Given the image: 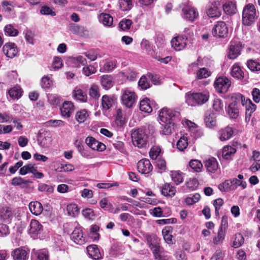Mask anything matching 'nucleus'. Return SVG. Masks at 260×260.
<instances>
[{"instance_id":"f257e3e1","label":"nucleus","mask_w":260,"mask_h":260,"mask_svg":"<svg viewBox=\"0 0 260 260\" xmlns=\"http://www.w3.org/2000/svg\"><path fill=\"white\" fill-rule=\"evenodd\" d=\"M231 101L226 111L230 118L236 119L239 115L240 107L244 102V96L240 93L234 94L231 97Z\"/></svg>"},{"instance_id":"f03ea898","label":"nucleus","mask_w":260,"mask_h":260,"mask_svg":"<svg viewBox=\"0 0 260 260\" xmlns=\"http://www.w3.org/2000/svg\"><path fill=\"white\" fill-rule=\"evenodd\" d=\"M209 93L207 91L203 92H188L185 94V101L191 106L205 104L209 100Z\"/></svg>"},{"instance_id":"7ed1b4c3","label":"nucleus","mask_w":260,"mask_h":260,"mask_svg":"<svg viewBox=\"0 0 260 260\" xmlns=\"http://www.w3.org/2000/svg\"><path fill=\"white\" fill-rule=\"evenodd\" d=\"M258 16L255 6L252 4L245 5L242 12V23L246 26H250L257 20Z\"/></svg>"},{"instance_id":"20e7f679","label":"nucleus","mask_w":260,"mask_h":260,"mask_svg":"<svg viewBox=\"0 0 260 260\" xmlns=\"http://www.w3.org/2000/svg\"><path fill=\"white\" fill-rule=\"evenodd\" d=\"M180 113L173 109L164 107L159 112L158 118L162 123L176 122L179 120Z\"/></svg>"},{"instance_id":"39448f33","label":"nucleus","mask_w":260,"mask_h":260,"mask_svg":"<svg viewBox=\"0 0 260 260\" xmlns=\"http://www.w3.org/2000/svg\"><path fill=\"white\" fill-rule=\"evenodd\" d=\"M184 32L187 34L182 35L181 36L175 37L171 40V45L172 47L176 51H180L183 49L186 45V41L188 38L193 36L192 31H190L188 28L184 29Z\"/></svg>"},{"instance_id":"423d86ee","label":"nucleus","mask_w":260,"mask_h":260,"mask_svg":"<svg viewBox=\"0 0 260 260\" xmlns=\"http://www.w3.org/2000/svg\"><path fill=\"white\" fill-rule=\"evenodd\" d=\"M132 140L133 144L141 148L146 147L147 143V136L141 129H138L132 132L131 134Z\"/></svg>"},{"instance_id":"0eeeda50","label":"nucleus","mask_w":260,"mask_h":260,"mask_svg":"<svg viewBox=\"0 0 260 260\" xmlns=\"http://www.w3.org/2000/svg\"><path fill=\"white\" fill-rule=\"evenodd\" d=\"M231 85V82L226 76H220L215 79L214 86L216 90L220 93H226Z\"/></svg>"},{"instance_id":"6e6552de","label":"nucleus","mask_w":260,"mask_h":260,"mask_svg":"<svg viewBox=\"0 0 260 260\" xmlns=\"http://www.w3.org/2000/svg\"><path fill=\"white\" fill-rule=\"evenodd\" d=\"M229 29L224 21H218L212 29L214 37L218 38H225L228 37Z\"/></svg>"},{"instance_id":"1a4fd4ad","label":"nucleus","mask_w":260,"mask_h":260,"mask_svg":"<svg viewBox=\"0 0 260 260\" xmlns=\"http://www.w3.org/2000/svg\"><path fill=\"white\" fill-rule=\"evenodd\" d=\"M242 50L241 42L232 40L228 49L227 56L229 59H235L240 55Z\"/></svg>"},{"instance_id":"9d476101","label":"nucleus","mask_w":260,"mask_h":260,"mask_svg":"<svg viewBox=\"0 0 260 260\" xmlns=\"http://www.w3.org/2000/svg\"><path fill=\"white\" fill-rule=\"evenodd\" d=\"M137 96L134 91L126 88L122 90L121 101L123 105L128 108L131 107L135 103Z\"/></svg>"},{"instance_id":"9b49d317","label":"nucleus","mask_w":260,"mask_h":260,"mask_svg":"<svg viewBox=\"0 0 260 260\" xmlns=\"http://www.w3.org/2000/svg\"><path fill=\"white\" fill-rule=\"evenodd\" d=\"M182 16L188 21L192 22L199 16L197 10L190 6H184L182 8Z\"/></svg>"},{"instance_id":"f8f14e48","label":"nucleus","mask_w":260,"mask_h":260,"mask_svg":"<svg viewBox=\"0 0 260 260\" xmlns=\"http://www.w3.org/2000/svg\"><path fill=\"white\" fill-rule=\"evenodd\" d=\"M137 169L141 174L149 176L153 169V167L148 159H142L137 163Z\"/></svg>"},{"instance_id":"ddd939ff","label":"nucleus","mask_w":260,"mask_h":260,"mask_svg":"<svg viewBox=\"0 0 260 260\" xmlns=\"http://www.w3.org/2000/svg\"><path fill=\"white\" fill-rule=\"evenodd\" d=\"M205 167L209 174H215L219 171L218 163L214 157H211L204 162Z\"/></svg>"},{"instance_id":"4468645a","label":"nucleus","mask_w":260,"mask_h":260,"mask_svg":"<svg viewBox=\"0 0 260 260\" xmlns=\"http://www.w3.org/2000/svg\"><path fill=\"white\" fill-rule=\"evenodd\" d=\"M43 230V226L40 222L35 219H32L29 224L28 233L30 236L35 239L40 234Z\"/></svg>"},{"instance_id":"2eb2a0df","label":"nucleus","mask_w":260,"mask_h":260,"mask_svg":"<svg viewBox=\"0 0 260 260\" xmlns=\"http://www.w3.org/2000/svg\"><path fill=\"white\" fill-rule=\"evenodd\" d=\"M86 144L92 150L102 151L105 150L106 146L103 143L98 141L92 137H88L85 139Z\"/></svg>"},{"instance_id":"dca6fc26","label":"nucleus","mask_w":260,"mask_h":260,"mask_svg":"<svg viewBox=\"0 0 260 260\" xmlns=\"http://www.w3.org/2000/svg\"><path fill=\"white\" fill-rule=\"evenodd\" d=\"M4 53L9 58H13L18 53L17 46L14 43H6L3 48Z\"/></svg>"},{"instance_id":"f3484780","label":"nucleus","mask_w":260,"mask_h":260,"mask_svg":"<svg viewBox=\"0 0 260 260\" xmlns=\"http://www.w3.org/2000/svg\"><path fill=\"white\" fill-rule=\"evenodd\" d=\"M234 134L233 128L229 125L221 128L218 132V138L221 141H225L232 138Z\"/></svg>"},{"instance_id":"a211bd4d","label":"nucleus","mask_w":260,"mask_h":260,"mask_svg":"<svg viewBox=\"0 0 260 260\" xmlns=\"http://www.w3.org/2000/svg\"><path fill=\"white\" fill-rule=\"evenodd\" d=\"M242 105L245 106V121L248 122L250 120L251 114L256 109V105L253 104L250 100H245V98L244 102L242 103Z\"/></svg>"},{"instance_id":"6ab92c4d","label":"nucleus","mask_w":260,"mask_h":260,"mask_svg":"<svg viewBox=\"0 0 260 260\" xmlns=\"http://www.w3.org/2000/svg\"><path fill=\"white\" fill-rule=\"evenodd\" d=\"M61 115L65 118H69L74 110V106L72 102L66 101L60 108Z\"/></svg>"},{"instance_id":"aec40b11","label":"nucleus","mask_w":260,"mask_h":260,"mask_svg":"<svg viewBox=\"0 0 260 260\" xmlns=\"http://www.w3.org/2000/svg\"><path fill=\"white\" fill-rule=\"evenodd\" d=\"M71 238L75 243L82 245L85 242V237L80 228H76L72 233Z\"/></svg>"},{"instance_id":"412c9836","label":"nucleus","mask_w":260,"mask_h":260,"mask_svg":"<svg viewBox=\"0 0 260 260\" xmlns=\"http://www.w3.org/2000/svg\"><path fill=\"white\" fill-rule=\"evenodd\" d=\"M206 13L210 18L219 17L221 15V10L218 8L216 3H211L208 6Z\"/></svg>"},{"instance_id":"4be33fe9","label":"nucleus","mask_w":260,"mask_h":260,"mask_svg":"<svg viewBox=\"0 0 260 260\" xmlns=\"http://www.w3.org/2000/svg\"><path fill=\"white\" fill-rule=\"evenodd\" d=\"M29 252L23 248H16L12 253L14 260H27Z\"/></svg>"},{"instance_id":"5701e85b","label":"nucleus","mask_w":260,"mask_h":260,"mask_svg":"<svg viewBox=\"0 0 260 260\" xmlns=\"http://www.w3.org/2000/svg\"><path fill=\"white\" fill-rule=\"evenodd\" d=\"M222 8L224 13L229 15H234L237 11L236 2L233 1H226L223 4Z\"/></svg>"},{"instance_id":"b1692460","label":"nucleus","mask_w":260,"mask_h":260,"mask_svg":"<svg viewBox=\"0 0 260 260\" xmlns=\"http://www.w3.org/2000/svg\"><path fill=\"white\" fill-rule=\"evenodd\" d=\"M87 252L89 256L93 259L98 260L102 257L100 251L97 245H90L86 248Z\"/></svg>"},{"instance_id":"393cba45","label":"nucleus","mask_w":260,"mask_h":260,"mask_svg":"<svg viewBox=\"0 0 260 260\" xmlns=\"http://www.w3.org/2000/svg\"><path fill=\"white\" fill-rule=\"evenodd\" d=\"M72 95L73 98L77 101L83 103L87 101V95L85 92L78 87L75 88L72 92Z\"/></svg>"},{"instance_id":"a878e982","label":"nucleus","mask_w":260,"mask_h":260,"mask_svg":"<svg viewBox=\"0 0 260 260\" xmlns=\"http://www.w3.org/2000/svg\"><path fill=\"white\" fill-rule=\"evenodd\" d=\"M162 195L166 197H172L175 196L176 189L169 183H165L160 188Z\"/></svg>"},{"instance_id":"bb28decb","label":"nucleus","mask_w":260,"mask_h":260,"mask_svg":"<svg viewBox=\"0 0 260 260\" xmlns=\"http://www.w3.org/2000/svg\"><path fill=\"white\" fill-rule=\"evenodd\" d=\"M205 122L207 127L213 128L216 126V115L213 112L206 114Z\"/></svg>"},{"instance_id":"cd10ccee","label":"nucleus","mask_w":260,"mask_h":260,"mask_svg":"<svg viewBox=\"0 0 260 260\" xmlns=\"http://www.w3.org/2000/svg\"><path fill=\"white\" fill-rule=\"evenodd\" d=\"M29 208L32 214L35 215H40L43 210L42 204L38 202H31L29 204Z\"/></svg>"},{"instance_id":"c85d7f7f","label":"nucleus","mask_w":260,"mask_h":260,"mask_svg":"<svg viewBox=\"0 0 260 260\" xmlns=\"http://www.w3.org/2000/svg\"><path fill=\"white\" fill-rule=\"evenodd\" d=\"M139 108L141 111L148 113H151L152 111L151 102L147 98L140 101Z\"/></svg>"},{"instance_id":"c756f323","label":"nucleus","mask_w":260,"mask_h":260,"mask_svg":"<svg viewBox=\"0 0 260 260\" xmlns=\"http://www.w3.org/2000/svg\"><path fill=\"white\" fill-rule=\"evenodd\" d=\"M175 123L174 122L164 123L165 124H162V127L160 131L161 134L163 135H171L175 129Z\"/></svg>"},{"instance_id":"7c9ffc66","label":"nucleus","mask_w":260,"mask_h":260,"mask_svg":"<svg viewBox=\"0 0 260 260\" xmlns=\"http://www.w3.org/2000/svg\"><path fill=\"white\" fill-rule=\"evenodd\" d=\"M31 183L28 180H25L21 177H16L13 178L11 180V185L13 186H20L22 188H24Z\"/></svg>"},{"instance_id":"2f4dec72","label":"nucleus","mask_w":260,"mask_h":260,"mask_svg":"<svg viewBox=\"0 0 260 260\" xmlns=\"http://www.w3.org/2000/svg\"><path fill=\"white\" fill-rule=\"evenodd\" d=\"M113 99L110 96L104 95L102 96L101 106L102 109L105 111L109 109L113 105Z\"/></svg>"},{"instance_id":"473e14b6","label":"nucleus","mask_w":260,"mask_h":260,"mask_svg":"<svg viewBox=\"0 0 260 260\" xmlns=\"http://www.w3.org/2000/svg\"><path fill=\"white\" fill-rule=\"evenodd\" d=\"M99 20L105 26L110 27L113 24V17L109 14H101L99 16Z\"/></svg>"},{"instance_id":"72a5a7b5","label":"nucleus","mask_w":260,"mask_h":260,"mask_svg":"<svg viewBox=\"0 0 260 260\" xmlns=\"http://www.w3.org/2000/svg\"><path fill=\"white\" fill-rule=\"evenodd\" d=\"M0 217L4 222H9L12 217V212L11 209L8 207L3 208L0 212Z\"/></svg>"},{"instance_id":"f704fd0d","label":"nucleus","mask_w":260,"mask_h":260,"mask_svg":"<svg viewBox=\"0 0 260 260\" xmlns=\"http://www.w3.org/2000/svg\"><path fill=\"white\" fill-rule=\"evenodd\" d=\"M89 117V113L86 109L78 111L75 116L76 120L79 123L85 122Z\"/></svg>"},{"instance_id":"c9c22d12","label":"nucleus","mask_w":260,"mask_h":260,"mask_svg":"<svg viewBox=\"0 0 260 260\" xmlns=\"http://www.w3.org/2000/svg\"><path fill=\"white\" fill-rule=\"evenodd\" d=\"M172 228L171 226H166L162 230V235L166 243L168 244H172V235L171 234Z\"/></svg>"},{"instance_id":"e433bc0d","label":"nucleus","mask_w":260,"mask_h":260,"mask_svg":"<svg viewBox=\"0 0 260 260\" xmlns=\"http://www.w3.org/2000/svg\"><path fill=\"white\" fill-rule=\"evenodd\" d=\"M236 149L232 146H226L224 147L222 151V156L224 159H229L236 152Z\"/></svg>"},{"instance_id":"4c0bfd02","label":"nucleus","mask_w":260,"mask_h":260,"mask_svg":"<svg viewBox=\"0 0 260 260\" xmlns=\"http://www.w3.org/2000/svg\"><path fill=\"white\" fill-rule=\"evenodd\" d=\"M231 74L234 78L238 79H242L244 78V72L240 66H233Z\"/></svg>"},{"instance_id":"58836bf2","label":"nucleus","mask_w":260,"mask_h":260,"mask_svg":"<svg viewBox=\"0 0 260 260\" xmlns=\"http://www.w3.org/2000/svg\"><path fill=\"white\" fill-rule=\"evenodd\" d=\"M189 167L196 172H201L203 169V164L198 159H192L189 162Z\"/></svg>"},{"instance_id":"ea45409f","label":"nucleus","mask_w":260,"mask_h":260,"mask_svg":"<svg viewBox=\"0 0 260 260\" xmlns=\"http://www.w3.org/2000/svg\"><path fill=\"white\" fill-rule=\"evenodd\" d=\"M89 95L94 99H98L100 96L99 87L96 84H92L89 89Z\"/></svg>"},{"instance_id":"a19ab883","label":"nucleus","mask_w":260,"mask_h":260,"mask_svg":"<svg viewBox=\"0 0 260 260\" xmlns=\"http://www.w3.org/2000/svg\"><path fill=\"white\" fill-rule=\"evenodd\" d=\"M115 121L117 126L120 127L122 126L125 123V118L123 115L122 110L120 109L116 110Z\"/></svg>"},{"instance_id":"79ce46f5","label":"nucleus","mask_w":260,"mask_h":260,"mask_svg":"<svg viewBox=\"0 0 260 260\" xmlns=\"http://www.w3.org/2000/svg\"><path fill=\"white\" fill-rule=\"evenodd\" d=\"M244 241V239L243 236L240 233H237L235 235L233 238L232 246L234 248H238L243 244Z\"/></svg>"},{"instance_id":"37998d69","label":"nucleus","mask_w":260,"mask_h":260,"mask_svg":"<svg viewBox=\"0 0 260 260\" xmlns=\"http://www.w3.org/2000/svg\"><path fill=\"white\" fill-rule=\"evenodd\" d=\"M119 4L121 11H128L133 7V0H119Z\"/></svg>"},{"instance_id":"c03bdc74","label":"nucleus","mask_w":260,"mask_h":260,"mask_svg":"<svg viewBox=\"0 0 260 260\" xmlns=\"http://www.w3.org/2000/svg\"><path fill=\"white\" fill-rule=\"evenodd\" d=\"M37 171V169L34 165L31 164H28L21 168L19 170V174L21 175H24L28 172L35 173Z\"/></svg>"},{"instance_id":"a18cd8bd","label":"nucleus","mask_w":260,"mask_h":260,"mask_svg":"<svg viewBox=\"0 0 260 260\" xmlns=\"http://www.w3.org/2000/svg\"><path fill=\"white\" fill-rule=\"evenodd\" d=\"M225 232L223 230V228L220 227L218 229L217 235L213 239V242L214 244L217 245L222 242L224 239Z\"/></svg>"},{"instance_id":"49530a36","label":"nucleus","mask_w":260,"mask_h":260,"mask_svg":"<svg viewBox=\"0 0 260 260\" xmlns=\"http://www.w3.org/2000/svg\"><path fill=\"white\" fill-rule=\"evenodd\" d=\"M67 210L69 215L73 217L76 216L79 213V209L75 204L68 205L67 207Z\"/></svg>"},{"instance_id":"de8ad7c7","label":"nucleus","mask_w":260,"mask_h":260,"mask_svg":"<svg viewBox=\"0 0 260 260\" xmlns=\"http://www.w3.org/2000/svg\"><path fill=\"white\" fill-rule=\"evenodd\" d=\"M4 31L6 35L11 37L17 36L19 34L18 30L17 29H15L11 24H8L5 26L4 28Z\"/></svg>"},{"instance_id":"09e8293b","label":"nucleus","mask_w":260,"mask_h":260,"mask_svg":"<svg viewBox=\"0 0 260 260\" xmlns=\"http://www.w3.org/2000/svg\"><path fill=\"white\" fill-rule=\"evenodd\" d=\"M36 260H49L48 252L46 249L38 251L35 254Z\"/></svg>"},{"instance_id":"8fccbe9b","label":"nucleus","mask_w":260,"mask_h":260,"mask_svg":"<svg viewBox=\"0 0 260 260\" xmlns=\"http://www.w3.org/2000/svg\"><path fill=\"white\" fill-rule=\"evenodd\" d=\"M188 146V141L186 137H181L177 143V148L180 151H183Z\"/></svg>"},{"instance_id":"3c124183","label":"nucleus","mask_w":260,"mask_h":260,"mask_svg":"<svg viewBox=\"0 0 260 260\" xmlns=\"http://www.w3.org/2000/svg\"><path fill=\"white\" fill-rule=\"evenodd\" d=\"M171 178L176 185L179 184L183 181L182 174L179 171L172 172Z\"/></svg>"},{"instance_id":"603ef678","label":"nucleus","mask_w":260,"mask_h":260,"mask_svg":"<svg viewBox=\"0 0 260 260\" xmlns=\"http://www.w3.org/2000/svg\"><path fill=\"white\" fill-rule=\"evenodd\" d=\"M21 90L18 87H14L9 90V94L13 99H19L21 96Z\"/></svg>"},{"instance_id":"864d4df0","label":"nucleus","mask_w":260,"mask_h":260,"mask_svg":"<svg viewBox=\"0 0 260 260\" xmlns=\"http://www.w3.org/2000/svg\"><path fill=\"white\" fill-rule=\"evenodd\" d=\"M132 23L133 22L131 20L123 19L119 23V27L123 30H127L130 28Z\"/></svg>"},{"instance_id":"5fc2aeb1","label":"nucleus","mask_w":260,"mask_h":260,"mask_svg":"<svg viewBox=\"0 0 260 260\" xmlns=\"http://www.w3.org/2000/svg\"><path fill=\"white\" fill-rule=\"evenodd\" d=\"M102 86L106 89L111 88L113 84L111 78L108 76H103L101 79Z\"/></svg>"},{"instance_id":"6e6d98bb","label":"nucleus","mask_w":260,"mask_h":260,"mask_svg":"<svg viewBox=\"0 0 260 260\" xmlns=\"http://www.w3.org/2000/svg\"><path fill=\"white\" fill-rule=\"evenodd\" d=\"M233 184V189H235L238 186L241 187L242 189H245L247 186V183L245 181L240 180L237 178H233L231 179Z\"/></svg>"},{"instance_id":"4d7b16f0","label":"nucleus","mask_w":260,"mask_h":260,"mask_svg":"<svg viewBox=\"0 0 260 260\" xmlns=\"http://www.w3.org/2000/svg\"><path fill=\"white\" fill-rule=\"evenodd\" d=\"M74 169V166L71 164H60V166L55 169L56 172H63L72 171Z\"/></svg>"},{"instance_id":"13d9d810","label":"nucleus","mask_w":260,"mask_h":260,"mask_svg":"<svg viewBox=\"0 0 260 260\" xmlns=\"http://www.w3.org/2000/svg\"><path fill=\"white\" fill-rule=\"evenodd\" d=\"M218 188L222 191H226L229 189H233V184L231 179L226 180L222 184H219Z\"/></svg>"},{"instance_id":"bf43d9fd","label":"nucleus","mask_w":260,"mask_h":260,"mask_svg":"<svg viewBox=\"0 0 260 260\" xmlns=\"http://www.w3.org/2000/svg\"><path fill=\"white\" fill-rule=\"evenodd\" d=\"M200 199V195L196 193L190 197L186 198L185 199V203L188 205H191L198 202Z\"/></svg>"},{"instance_id":"052dcab7","label":"nucleus","mask_w":260,"mask_h":260,"mask_svg":"<svg viewBox=\"0 0 260 260\" xmlns=\"http://www.w3.org/2000/svg\"><path fill=\"white\" fill-rule=\"evenodd\" d=\"M161 149L158 146L152 147L149 152V156L152 159L155 160L157 158L160 153Z\"/></svg>"},{"instance_id":"680f3d73","label":"nucleus","mask_w":260,"mask_h":260,"mask_svg":"<svg viewBox=\"0 0 260 260\" xmlns=\"http://www.w3.org/2000/svg\"><path fill=\"white\" fill-rule=\"evenodd\" d=\"M138 85L143 90H146L150 87L149 83L148 82L146 76H143L140 78L138 82Z\"/></svg>"},{"instance_id":"e2e57ef3","label":"nucleus","mask_w":260,"mask_h":260,"mask_svg":"<svg viewBox=\"0 0 260 260\" xmlns=\"http://www.w3.org/2000/svg\"><path fill=\"white\" fill-rule=\"evenodd\" d=\"M211 73L206 68H203L200 69L197 72V76L198 78H206L210 76Z\"/></svg>"},{"instance_id":"0e129e2a","label":"nucleus","mask_w":260,"mask_h":260,"mask_svg":"<svg viewBox=\"0 0 260 260\" xmlns=\"http://www.w3.org/2000/svg\"><path fill=\"white\" fill-rule=\"evenodd\" d=\"M46 125L51 127L63 126L65 122L61 120H50L46 122Z\"/></svg>"},{"instance_id":"69168bd1","label":"nucleus","mask_w":260,"mask_h":260,"mask_svg":"<svg viewBox=\"0 0 260 260\" xmlns=\"http://www.w3.org/2000/svg\"><path fill=\"white\" fill-rule=\"evenodd\" d=\"M40 13L42 15H50L52 16L56 15V13L48 6H43L40 10Z\"/></svg>"},{"instance_id":"338daca9","label":"nucleus","mask_w":260,"mask_h":260,"mask_svg":"<svg viewBox=\"0 0 260 260\" xmlns=\"http://www.w3.org/2000/svg\"><path fill=\"white\" fill-rule=\"evenodd\" d=\"M186 185L187 188L191 190L195 189L198 185V181L197 179L192 178L189 179L186 183Z\"/></svg>"},{"instance_id":"774afa93","label":"nucleus","mask_w":260,"mask_h":260,"mask_svg":"<svg viewBox=\"0 0 260 260\" xmlns=\"http://www.w3.org/2000/svg\"><path fill=\"white\" fill-rule=\"evenodd\" d=\"M224 253L221 250H217L212 255L210 260H223Z\"/></svg>"}]
</instances>
